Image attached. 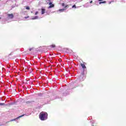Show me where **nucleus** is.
<instances>
[{"mask_svg": "<svg viewBox=\"0 0 126 126\" xmlns=\"http://www.w3.org/2000/svg\"><path fill=\"white\" fill-rule=\"evenodd\" d=\"M39 119L41 121H46L48 119V113L45 112H42L39 114Z\"/></svg>", "mask_w": 126, "mask_h": 126, "instance_id": "nucleus-1", "label": "nucleus"}, {"mask_svg": "<svg viewBox=\"0 0 126 126\" xmlns=\"http://www.w3.org/2000/svg\"><path fill=\"white\" fill-rule=\"evenodd\" d=\"M84 71L85 70L84 69L83 72L81 73V76L79 77V79L81 81H83V80H84V78H85V76H84Z\"/></svg>", "mask_w": 126, "mask_h": 126, "instance_id": "nucleus-2", "label": "nucleus"}, {"mask_svg": "<svg viewBox=\"0 0 126 126\" xmlns=\"http://www.w3.org/2000/svg\"><path fill=\"white\" fill-rule=\"evenodd\" d=\"M14 17V16L13 15V14H8L7 15V19L8 20V19H12Z\"/></svg>", "mask_w": 126, "mask_h": 126, "instance_id": "nucleus-3", "label": "nucleus"}, {"mask_svg": "<svg viewBox=\"0 0 126 126\" xmlns=\"http://www.w3.org/2000/svg\"><path fill=\"white\" fill-rule=\"evenodd\" d=\"M24 116H25V114L22 115L20 116H19L18 117H17V118H16L14 119H12L10 121V122H13V121H15V122H17L20 118H22V117H24Z\"/></svg>", "mask_w": 126, "mask_h": 126, "instance_id": "nucleus-4", "label": "nucleus"}, {"mask_svg": "<svg viewBox=\"0 0 126 126\" xmlns=\"http://www.w3.org/2000/svg\"><path fill=\"white\" fill-rule=\"evenodd\" d=\"M52 7H55V4H52L50 5L49 7H48V9L50 8H52Z\"/></svg>", "mask_w": 126, "mask_h": 126, "instance_id": "nucleus-5", "label": "nucleus"}, {"mask_svg": "<svg viewBox=\"0 0 126 126\" xmlns=\"http://www.w3.org/2000/svg\"><path fill=\"white\" fill-rule=\"evenodd\" d=\"M45 11H46V9L41 8V14H44L45 13Z\"/></svg>", "mask_w": 126, "mask_h": 126, "instance_id": "nucleus-6", "label": "nucleus"}, {"mask_svg": "<svg viewBox=\"0 0 126 126\" xmlns=\"http://www.w3.org/2000/svg\"><path fill=\"white\" fill-rule=\"evenodd\" d=\"M65 11V9L63 8V9H60L59 10V11H60V12H63V11Z\"/></svg>", "mask_w": 126, "mask_h": 126, "instance_id": "nucleus-7", "label": "nucleus"}, {"mask_svg": "<svg viewBox=\"0 0 126 126\" xmlns=\"http://www.w3.org/2000/svg\"><path fill=\"white\" fill-rule=\"evenodd\" d=\"M38 16H34V17L32 18V20H35V19H38Z\"/></svg>", "mask_w": 126, "mask_h": 126, "instance_id": "nucleus-8", "label": "nucleus"}, {"mask_svg": "<svg viewBox=\"0 0 126 126\" xmlns=\"http://www.w3.org/2000/svg\"><path fill=\"white\" fill-rule=\"evenodd\" d=\"M81 66L82 67V68H86V66H85V64L82 63L81 64Z\"/></svg>", "mask_w": 126, "mask_h": 126, "instance_id": "nucleus-9", "label": "nucleus"}, {"mask_svg": "<svg viewBox=\"0 0 126 126\" xmlns=\"http://www.w3.org/2000/svg\"><path fill=\"white\" fill-rule=\"evenodd\" d=\"M55 47H56V45L54 44H52L50 46H48V48H55Z\"/></svg>", "mask_w": 126, "mask_h": 126, "instance_id": "nucleus-10", "label": "nucleus"}, {"mask_svg": "<svg viewBox=\"0 0 126 126\" xmlns=\"http://www.w3.org/2000/svg\"><path fill=\"white\" fill-rule=\"evenodd\" d=\"M107 2L106 1H100L99 2V4H102V3H106Z\"/></svg>", "mask_w": 126, "mask_h": 126, "instance_id": "nucleus-11", "label": "nucleus"}, {"mask_svg": "<svg viewBox=\"0 0 126 126\" xmlns=\"http://www.w3.org/2000/svg\"><path fill=\"white\" fill-rule=\"evenodd\" d=\"M0 106H5V103H0Z\"/></svg>", "mask_w": 126, "mask_h": 126, "instance_id": "nucleus-12", "label": "nucleus"}, {"mask_svg": "<svg viewBox=\"0 0 126 126\" xmlns=\"http://www.w3.org/2000/svg\"><path fill=\"white\" fill-rule=\"evenodd\" d=\"M62 6H64L65 8V7H67V5L65 6V4L64 3H62Z\"/></svg>", "mask_w": 126, "mask_h": 126, "instance_id": "nucleus-13", "label": "nucleus"}, {"mask_svg": "<svg viewBox=\"0 0 126 126\" xmlns=\"http://www.w3.org/2000/svg\"><path fill=\"white\" fill-rule=\"evenodd\" d=\"M31 103H32V101H27L26 102V103H27V104H31Z\"/></svg>", "mask_w": 126, "mask_h": 126, "instance_id": "nucleus-14", "label": "nucleus"}, {"mask_svg": "<svg viewBox=\"0 0 126 126\" xmlns=\"http://www.w3.org/2000/svg\"><path fill=\"white\" fill-rule=\"evenodd\" d=\"M26 9H27V10H29V9H30V7L29 6H27Z\"/></svg>", "mask_w": 126, "mask_h": 126, "instance_id": "nucleus-15", "label": "nucleus"}, {"mask_svg": "<svg viewBox=\"0 0 126 126\" xmlns=\"http://www.w3.org/2000/svg\"><path fill=\"white\" fill-rule=\"evenodd\" d=\"M33 49H34V48H30L29 49L30 52H31V51H32V50H33Z\"/></svg>", "mask_w": 126, "mask_h": 126, "instance_id": "nucleus-16", "label": "nucleus"}, {"mask_svg": "<svg viewBox=\"0 0 126 126\" xmlns=\"http://www.w3.org/2000/svg\"><path fill=\"white\" fill-rule=\"evenodd\" d=\"M112 2H114V1H110V2H109V4H111L112 3Z\"/></svg>", "mask_w": 126, "mask_h": 126, "instance_id": "nucleus-17", "label": "nucleus"}, {"mask_svg": "<svg viewBox=\"0 0 126 126\" xmlns=\"http://www.w3.org/2000/svg\"><path fill=\"white\" fill-rule=\"evenodd\" d=\"M72 8H74V7H76V6L75 5H74L72 6Z\"/></svg>", "mask_w": 126, "mask_h": 126, "instance_id": "nucleus-18", "label": "nucleus"}, {"mask_svg": "<svg viewBox=\"0 0 126 126\" xmlns=\"http://www.w3.org/2000/svg\"><path fill=\"white\" fill-rule=\"evenodd\" d=\"M49 4V5H51L53 4V3H52V2H50Z\"/></svg>", "mask_w": 126, "mask_h": 126, "instance_id": "nucleus-19", "label": "nucleus"}, {"mask_svg": "<svg viewBox=\"0 0 126 126\" xmlns=\"http://www.w3.org/2000/svg\"><path fill=\"white\" fill-rule=\"evenodd\" d=\"M38 11H36L35 13V15H37V14H38Z\"/></svg>", "mask_w": 126, "mask_h": 126, "instance_id": "nucleus-20", "label": "nucleus"}, {"mask_svg": "<svg viewBox=\"0 0 126 126\" xmlns=\"http://www.w3.org/2000/svg\"><path fill=\"white\" fill-rule=\"evenodd\" d=\"M13 54V52H11L9 56H12V54Z\"/></svg>", "mask_w": 126, "mask_h": 126, "instance_id": "nucleus-21", "label": "nucleus"}, {"mask_svg": "<svg viewBox=\"0 0 126 126\" xmlns=\"http://www.w3.org/2000/svg\"><path fill=\"white\" fill-rule=\"evenodd\" d=\"M25 18H26V19H27V18H29V17H25Z\"/></svg>", "mask_w": 126, "mask_h": 126, "instance_id": "nucleus-22", "label": "nucleus"}, {"mask_svg": "<svg viewBox=\"0 0 126 126\" xmlns=\"http://www.w3.org/2000/svg\"><path fill=\"white\" fill-rule=\"evenodd\" d=\"M90 2V3H92V2H93V1L91 0Z\"/></svg>", "mask_w": 126, "mask_h": 126, "instance_id": "nucleus-23", "label": "nucleus"}, {"mask_svg": "<svg viewBox=\"0 0 126 126\" xmlns=\"http://www.w3.org/2000/svg\"><path fill=\"white\" fill-rule=\"evenodd\" d=\"M103 0H98V1H102Z\"/></svg>", "mask_w": 126, "mask_h": 126, "instance_id": "nucleus-24", "label": "nucleus"}, {"mask_svg": "<svg viewBox=\"0 0 126 126\" xmlns=\"http://www.w3.org/2000/svg\"><path fill=\"white\" fill-rule=\"evenodd\" d=\"M63 96H66V95L63 94Z\"/></svg>", "mask_w": 126, "mask_h": 126, "instance_id": "nucleus-25", "label": "nucleus"}, {"mask_svg": "<svg viewBox=\"0 0 126 126\" xmlns=\"http://www.w3.org/2000/svg\"><path fill=\"white\" fill-rule=\"evenodd\" d=\"M42 94H39V96H41Z\"/></svg>", "mask_w": 126, "mask_h": 126, "instance_id": "nucleus-26", "label": "nucleus"}, {"mask_svg": "<svg viewBox=\"0 0 126 126\" xmlns=\"http://www.w3.org/2000/svg\"><path fill=\"white\" fill-rule=\"evenodd\" d=\"M48 0V1H50L51 0Z\"/></svg>", "mask_w": 126, "mask_h": 126, "instance_id": "nucleus-27", "label": "nucleus"}, {"mask_svg": "<svg viewBox=\"0 0 126 126\" xmlns=\"http://www.w3.org/2000/svg\"><path fill=\"white\" fill-rule=\"evenodd\" d=\"M1 19V18L0 17V20Z\"/></svg>", "mask_w": 126, "mask_h": 126, "instance_id": "nucleus-28", "label": "nucleus"}, {"mask_svg": "<svg viewBox=\"0 0 126 126\" xmlns=\"http://www.w3.org/2000/svg\"><path fill=\"white\" fill-rule=\"evenodd\" d=\"M67 94H68V93H67Z\"/></svg>", "mask_w": 126, "mask_h": 126, "instance_id": "nucleus-29", "label": "nucleus"}, {"mask_svg": "<svg viewBox=\"0 0 126 126\" xmlns=\"http://www.w3.org/2000/svg\"><path fill=\"white\" fill-rule=\"evenodd\" d=\"M17 123H18V122H17Z\"/></svg>", "mask_w": 126, "mask_h": 126, "instance_id": "nucleus-30", "label": "nucleus"}]
</instances>
